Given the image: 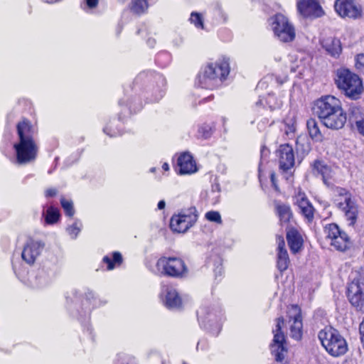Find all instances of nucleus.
I'll return each instance as SVG.
<instances>
[{
	"mask_svg": "<svg viewBox=\"0 0 364 364\" xmlns=\"http://www.w3.org/2000/svg\"><path fill=\"white\" fill-rule=\"evenodd\" d=\"M314 110L321 123L328 129H340L346 122V114L341 102L333 95H326L317 100Z\"/></svg>",
	"mask_w": 364,
	"mask_h": 364,
	"instance_id": "obj_1",
	"label": "nucleus"
},
{
	"mask_svg": "<svg viewBox=\"0 0 364 364\" xmlns=\"http://www.w3.org/2000/svg\"><path fill=\"white\" fill-rule=\"evenodd\" d=\"M18 139L14 144L16 161L19 164H26L36 158L38 146L34 139L35 129L31 122L23 119L16 125Z\"/></svg>",
	"mask_w": 364,
	"mask_h": 364,
	"instance_id": "obj_2",
	"label": "nucleus"
},
{
	"mask_svg": "<svg viewBox=\"0 0 364 364\" xmlns=\"http://www.w3.org/2000/svg\"><path fill=\"white\" fill-rule=\"evenodd\" d=\"M230 70L229 58H223L215 63H209L198 74V84L203 88L213 90L226 80Z\"/></svg>",
	"mask_w": 364,
	"mask_h": 364,
	"instance_id": "obj_3",
	"label": "nucleus"
},
{
	"mask_svg": "<svg viewBox=\"0 0 364 364\" xmlns=\"http://www.w3.org/2000/svg\"><path fill=\"white\" fill-rule=\"evenodd\" d=\"M318 338L325 350L333 357L341 356L348 350L346 339L331 326H326L319 331Z\"/></svg>",
	"mask_w": 364,
	"mask_h": 364,
	"instance_id": "obj_4",
	"label": "nucleus"
},
{
	"mask_svg": "<svg viewBox=\"0 0 364 364\" xmlns=\"http://www.w3.org/2000/svg\"><path fill=\"white\" fill-rule=\"evenodd\" d=\"M335 81L338 89L343 91L347 97L353 100L360 98L363 92L361 79L348 69L338 70Z\"/></svg>",
	"mask_w": 364,
	"mask_h": 364,
	"instance_id": "obj_5",
	"label": "nucleus"
},
{
	"mask_svg": "<svg viewBox=\"0 0 364 364\" xmlns=\"http://www.w3.org/2000/svg\"><path fill=\"white\" fill-rule=\"evenodd\" d=\"M157 271L174 278H183L188 274V267L184 261L177 257H161L156 262Z\"/></svg>",
	"mask_w": 364,
	"mask_h": 364,
	"instance_id": "obj_6",
	"label": "nucleus"
},
{
	"mask_svg": "<svg viewBox=\"0 0 364 364\" xmlns=\"http://www.w3.org/2000/svg\"><path fill=\"white\" fill-rule=\"evenodd\" d=\"M333 193L338 207L345 213L349 225H353L356 221L358 210L351 200L350 194L347 190L340 187H336Z\"/></svg>",
	"mask_w": 364,
	"mask_h": 364,
	"instance_id": "obj_7",
	"label": "nucleus"
},
{
	"mask_svg": "<svg viewBox=\"0 0 364 364\" xmlns=\"http://www.w3.org/2000/svg\"><path fill=\"white\" fill-rule=\"evenodd\" d=\"M348 297L358 311L364 312V271L356 273L348 284Z\"/></svg>",
	"mask_w": 364,
	"mask_h": 364,
	"instance_id": "obj_8",
	"label": "nucleus"
},
{
	"mask_svg": "<svg viewBox=\"0 0 364 364\" xmlns=\"http://www.w3.org/2000/svg\"><path fill=\"white\" fill-rule=\"evenodd\" d=\"M272 21L274 33L280 41L287 43L294 40L295 29L287 16L282 14H277L272 18Z\"/></svg>",
	"mask_w": 364,
	"mask_h": 364,
	"instance_id": "obj_9",
	"label": "nucleus"
},
{
	"mask_svg": "<svg viewBox=\"0 0 364 364\" xmlns=\"http://www.w3.org/2000/svg\"><path fill=\"white\" fill-rule=\"evenodd\" d=\"M326 238L336 250L345 252L351 246V241L348 235L340 230L336 224L327 225L324 229Z\"/></svg>",
	"mask_w": 364,
	"mask_h": 364,
	"instance_id": "obj_10",
	"label": "nucleus"
},
{
	"mask_svg": "<svg viewBox=\"0 0 364 364\" xmlns=\"http://www.w3.org/2000/svg\"><path fill=\"white\" fill-rule=\"evenodd\" d=\"M284 325L283 318H278L275 328L273 329L274 338L273 343L270 345L272 353L274 355L277 362H282L285 357L287 348L284 346L285 337L282 331V328Z\"/></svg>",
	"mask_w": 364,
	"mask_h": 364,
	"instance_id": "obj_11",
	"label": "nucleus"
},
{
	"mask_svg": "<svg viewBox=\"0 0 364 364\" xmlns=\"http://www.w3.org/2000/svg\"><path fill=\"white\" fill-rule=\"evenodd\" d=\"M196 209H191L188 213L183 212L178 215H173L170 221L171 229L176 232H185L196 221L197 215Z\"/></svg>",
	"mask_w": 364,
	"mask_h": 364,
	"instance_id": "obj_12",
	"label": "nucleus"
},
{
	"mask_svg": "<svg viewBox=\"0 0 364 364\" xmlns=\"http://www.w3.org/2000/svg\"><path fill=\"white\" fill-rule=\"evenodd\" d=\"M336 13L343 18L356 19L361 16V6L354 0H336L334 4Z\"/></svg>",
	"mask_w": 364,
	"mask_h": 364,
	"instance_id": "obj_13",
	"label": "nucleus"
},
{
	"mask_svg": "<svg viewBox=\"0 0 364 364\" xmlns=\"http://www.w3.org/2000/svg\"><path fill=\"white\" fill-rule=\"evenodd\" d=\"M290 336L298 341L302 336V318L301 309L296 305L291 306L287 311Z\"/></svg>",
	"mask_w": 364,
	"mask_h": 364,
	"instance_id": "obj_14",
	"label": "nucleus"
},
{
	"mask_svg": "<svg viewBox=\"0 0 364 364\" xmlns=\"http://www.w3.org/2000/svg\"><path fill=\"white\" fill-rule=\"evenodd\" d=\"M45 244L41 240L29 239L26 241L21 252V257L28 264L35 263L41 254Z\"/></svg>",
	"mask_w": 364,
	"mask_h": 364,
	"instance_id": "obj_15",
	"label": "nucleus"
},
{
	"mask_svg": "<svg viewBox=\"0 0 364 364\" xmlns=\"http://www.w3.org/2000/svg\"><path fill=\"white\" fill-rule=\"evenodd\" d=\"M55 271L43 267L30 277V284L33 288L41 289L49 285L55 277Z\"/></svg>",
	"mask_w": 364,
	"mask_h": 364,
	"instance_id": "obj_16",
	"label": "nucleus"
},
{
	"mask_svg": "<svg viewBox=\"0 0 364 364\" xmlns=\"http://www.w3.org/2000/svg\"><path fill=\"white\" fill-rule=\"evenodd\" d=\"M299 13L304 17H320L323 12L316 0H301L297 4Z\"/></svg>",
	"mask_w": 364,
	"mask_h": 364,
	"instance_id": "obj_17",
	"label": "nucleus"
},
{
	"mask_svg": "<svg viewBox=\"0 0 364 364\" xmlns=\"http://www.w3.org/2000/svg\"><path fill=\"white\" fill-rule=\"evenodd\" d=\"M279 158V167L283 171H287L294 164V155L293 148L289 144H282L277 151Z\"/></svg>",
	"mask_w": 364,
	"mask_h": 364,
	"instance_id": "obj_18",
	"label": "nucleus"
},
{
	"mask_svg": "<svg viewBox=\"0 0 364 364\" xmlns=\"http://www.w3.org/2000/svg\"><path fill=\"white\" fill-rule=\"evenodd\" d=\"M162 301L168 309H177L181 305V299L176 289L166 287L162 292Z\"/></svg>",
	"mask_w": 364,
	"mask_h": 364,
	"instance_id": "obj_19",
	"label": "nucleus"
},
{
	"mask_svg": "<svg viewBox=\"0 0 364 364\" xmlns=\"http://www.w3.org/2000/svg\"><path fill=\"white\" fill-rule=\"evenodd\" d=\"M177 164L181 175L191 174L197 171L196 162L189 153L181 154L178 159Z\"/></svg>",
	"mask_w": 364,
	"mask_h": 364,
	"instance_id": "obj_20",
	"label": "nucleus"
},
{
	"mask_svg": "<svg viewBox=\"0 0 364 364\" xmlns=\"http://www.w3.org/2000/svg\"><path fill=\"white\" fill-rule=\"evenodd\" d=\"M294 203L298 205L301 213L309 221L313 219L314 209L304 193H298L294 197Z\"/></svg>",
	"mask_w": 364,
	"mask_h": 364,
	"instance_id": "obj_21",
	"label": "nucleus"
},
{
	"mask_svg": "<svg viewBox=\"0 0 364 364\" xmlns=\"http://www.w3.org/2000/svg\"><path fill=\"white\" fill-rule=\"evenodd\" d=\"M287 240L291 252L296 253L300 250L303 245V240L299 232L294 228H286Z\"/></svg>",
	"mask_w": 364,
	"mask_h": 364,
	"instance_id": "obj_22",
	"label": "nucleus"
},
{
	"mask_svg": "<svg viewBox=\"0 0 364 364\" xmlns=\"http://www.w3.org/2000/svg\"><path fill=\"white\" fill-rule=\"evenodd\" d=\"M198 318L200 324L203 325L205 328H207V325L209 323L210 326L212 324H215L217 328L218 329L220 328L219 316L215 311L205 309H201L198 313Z\"/></svg>",
	"mask_w": 364,
	"mask_h": 364,
	"instance_id": "obj_23",
	"label": "nucleus"
},
{
	"mask_svg": "<svg viewBox=\"0 0 364 364\" xmlns=\"http://www.w3.org/2000/svg\"><path fill=\"white\" fill-rule=\"evenodd\" d=\"M285 243L283 238H281L278 243L277 252V267L280 272L285 271L289 264V255L287 250L284 248Z\"/></svg>",
	"mask_w": 364,
	"mask_h": 364,
	"instance_id": "obj_24",
	"label": "nucleus"
},
{
	"mask_svg": "<svg viewBox=\"0 0 364 364\" xmlns=\"http://www.w3.org/2000/svg\"><path fill=\"white\" fill-rule=\"evenodd\" d=\"M275 209L279 218L281 225L282 226L287 225V227L288 223L290 221V219L292 216L289 205L281 202H276Z\"/></svg>",
	"mask_w": 364,
	"mask_h": 364,
	"instance_id": "obj_25",
	"label": "nucleus"
},
{
	"mask_svg": "<svg viewBox=\"0 0 364 364\" xmlns=\"http://www.w3.org/2000/svg\"><path fill=\"white\" fill-rule=\"evenodd\" d=\"M323 48L332 56L336 57L341 52V45L338 39L328 38L322 41Z\"/></svg>",
	"mask_w": 364,
	"mask_h": 364,
	"instance_id": "obj_26",
	"label": "nucleus"
},
{
	"mask_svg": "<svg viewBox=\"0 0 364 364\" xmlns=\"http://www.w3.org/2000/svg\"><path fill=\"white\" fill-rule=\"evenodd\" d=\"M102 261L107 265V269L108 270H112L122 264V256L120 252H114L110 255L105 256Z\"/></svg>",
	"mask_w": 364,
	"mask_h": 364,
	"instance_id": "obj_27",
	"label": "nucleus"
},
{
	"mask_svg": "<svg viewBox=\"0 0 364 364\" xmlns=\"http://www.w3.org/2000/svg\"><path fill=\"white\" fill-rule=\"evenodd\" d=\"M306 127L310 136L316 141H322L323 135L318 128V124L314 119H309L306 122Z\"/></svg>",
	"mask_w": 364,
	"mask_h": 364,
	"instance_id": "obj_28",
	"label": "nucleus"
},
{
	"mask_svg": "<svg viewBox=\"0 0 364 364\" xmlns=\"http://www.w3.org/2000/svg\"><path fill=\"white\" fill-rule=\"evenodd\" d=\"M149 8L148 0H132L130 4L131 11L138 15L146 12Z\"/></svg>",
	"mask_w": 364,
	"mask_h": 364,
	"instance_id": "obj_29",
	"label": "nucleus"
},
{
	"mask_svg": "<svg viewBox=\"0 0 364 364\" xmlns=\"http://www.w3.org/2000/svg\"><path fill=\"white\" fill-rule=\"evenodd\" d=\"M349 120L352 124L364 119V110L355 105H350L348 110Z\"/></svg>",
	"mask_w": 364,
	"mask_h": 364,
	"instance_id": "obj_30",
	"label": "nucleus"
},
{
	"mask_svg": "<svg viewBox=\"0 0 364 364\" xmlns=\"http://www.w3.org/2000/svg\"><path fill=\"white\" fill-rule=\"evenodd\" d=\"M314 168L315 171L320 173L322 176L323 181L324 183L329 186V183L328 182V179L331 178V171L330 168L326 165H323L320 161H316L314 164Z\"/></svg>",
	"mask_w": 364,
	"mask_h": 364,
	"instance_id": "obj_31",
	"label": "nucleus"
},
{
	"mask_svg": "<svg viewBox=\"0 0 364 364\" xmlns=\"http://www.w3.org/2000/svg\"><path fill=\"white\" fill-rule=\"evenodd\" d=\"M43 215L47 224H54L58 220L60 213L57 208L50 206L48 208Z\"/></svg>",
	"mask_w": 364,
	"mask_h": 364,
	"instance_id": "obj_32",
	"label": "nucleus"
},
{
	"mask_svg": "<svg viewBox=\"0 0 364 364\" xmlns=\"http://www.w3.org/2000/svg\"><path fill=\"white\" fill-rule=\"evenodd\" d=\"M82 227V223L76 220L72 225H69L66 230L72 239H76L81 231Z\"/></svg>",
	"mask_w": 364,
	"mask_h": 364,
	"instance_id": "obj_33",
	"label": "nucleus"
},
{
	"mask_svg": "<svg viewBox=\"0 0 364 364\" xmlns=\"http://www.w3.org/2000/svg\"><path fill=\"white\" fill-rule=\"evenodd\" d=\"M60 203L65 211V215L69 217H73L75 214V209L73 207V202L71 200L62 198L60 200Z\"/></svg>",
	"mask_w": 364,
	"mask_h": 364,
	"instance_id": "obj_34",
	"label": "nucleus"
},
{
	"mask_svg": "<svg viewBox=\"0 0 364 364\" xmlns=\"http://www.w3.org/2000/svg\"><path fill=\"white\" fill-rule=\"evenodd\" d=\"M190 21L198 28H204L203 16L198 12H192L190 17Z\"/></svg>",
	"mask_w": 364,
	"mask_h": 364,
	"instance_id": "obj_35",
	"label": "nucleus"
},
{
	"mask_svg": "<svg viewBox=\"0 0 364 364\" xmlns=\"http://www.w3.org/2000/svg\"><path fill=\"white\" fill-rule=\"evenodd\" d=\"M205 218L210 222H214L218 224L222 223L220 214L218 211H208L205 213Z\"/></svg>",
	"mask_w": 364,
	"mask_h": 364,
	"instance_id": "obj_36",
	"label": "nucleus"
},
{
	"mask_svg": "<svg viewBox=\"0 0 364 364\" xmlns=\"http://www.w3.org/2000/svg\"><path fill=\"white\" fill-rule=\"evenodd\" d=\"M198 134L203 139H208L212 134V129L209 125L201 126L198 129Z\"/></svg>",
	"mask_w": 364,
	"mask_h": 364,
	"instance_id": "obj_37",
	"label": "nucleus"
},
{
	"mask_svg": "<svg viewBox=\"0 0 364 364\" xmlns=\"http://www.w3.org/2000/svg\"><path fill=\"white\" fill-rule=\"evenodd\" d=\"M156 78H157V80H158V82L159 83V87H160V89L159 90V93H158V95L155 97V100L158 101L163 96L164 90H163L162 87H164L165 86V85H166V80H165V78L162 75H158L156 76Z\"/></svg>",
	"mask_w": 364,
	"mask_h": 364,
	"instance_id": "obj_38",
	"label": "nucleus"
},
{
	"mask_svg": "<svg viewBox=\"0 0 364 364\" xmlns=\"http://www.w3.org/2000/svg\"><path fill=\"white\" fill-rule=\"evenodd\" d=\"M355 66L358 70L364 73V54L361 53L356 56Z\"/></svg>",
	"mask_w": 364,
	"mask_h": 364,
	"instance_id": "obj_39",
	"label": "nucleus"
},
{
	"mask_svg": "<svg viewBox=\"0 0 364 364\" xmlns=\"http://www.w3.org/2000/svg\"><path fill=\"white\" fill-rule=\"evenodd\" d=\"M353 124H355V127L358 132L364 136V119L360 121H357Z\"/></svg>",
	"mask_w": 364,
	"mask_h": 364,
	"instance_id": "obj_40",
	"label": "nucleus"
},
{
	"mask_svg": "<svg viewBox=\"0 0 364 364\" xmlns=\"http://www.w3.org/2000/svg\"><path fill=\"white\" fill-rule=\"evenodd\" d=\"M129 357L127 355H118L115 364H128Z\"/></svg>",
	"mask_w": 364,
	"mask_h": 364,
	"instance_id": "obj_41",
	"label": "nucleus"
},
{
	"mask_svg": "<svg viewBox=\"0 0 364 364\" xmlns=\"http://www.w3.org/2000/svg\"><path fill=\"white\" fill-rule=\"evenodd\" d=\"M99 0H86V5L90 9L95 8L98 4Z\"/></svg>",
	"mask_w": 364,
	"mask_h": 364,
	"instance_id": "obj_42",
	"label": "nucleus"
},
{
	"mask_svg": "<svg viewBox=\"0 0 364 364\" xmlns=\"http://www.w3.org/2000/svg\"><path fill=\"white\" fill-rule=\"evenodd\" d=\"M57 193V191L55 188H48L46 191V197H53L55 196Z\"/></svg>",
	"mask_w": 364,
	"mask_h": 364,
	"instance_id": "obj_43",
	"label": "nucleus"
},
{
	"mask_svg": "<svg viewBox=\"0 0 364 364\" xmlns=\"http://www.w3.org/2000/svg\"><path fill=\"white\" fill-rule=\"evenodd\" d=\"M104 132L110 136H116L118 134L115 131H112L108 127L104 129Z\"/></svg>",
	"mask_w": 364,
	"mask_h": 364,
	"instance_id": "obj_44",
	"label": "nucleus"
},
{
	"mask_svg": "<svg viewBox=\"0 0 364 364\" xmlns=\"http://www.w3.org/2000/svg\"><path fill=\"white\" fill-rule=\"evenodd\" d=\"M302 70H303V69L300 68L299 65H296L295 66L292 65L291 67V71L293 72V73L298 72L299 74H301L302 73Z\"/></svg>",
	"mask_w": 364,
	"mask_h": 364,
	"instance_id": "obj_45",
	"label": "nucleus"
},
{
	"mask_svg": "<svg viewBox=\"0 0 364 364\" xmlns=\"http://www.w3.org/2000/svg\"><path fill=\"white\" fill-rule=\"evenodd\" d=\"M165 205H166V203L164 200H160L158 203V208L159 210H163L165 208Z\"/></svg>",
	"mask_w": 364,
	"mask_h": 364,
	"instance_id": "obj_46",
	"label": "nucleus"
},
{
	"mask_svg": "<svg viewBox=\"0 0 364 364\" xmlns=\"http://www.w3.org/2000/svg\"><path fill=\"white\" fill-rule=\"evenodd\" d=\"M147 43L150 47H154L156 43V41L154 38H149L147 41Z\"/></svg>",
	"mask_w": 364,
	"mask_h": 364,
	"instance_id": "obj_47",
	"label": "nucleus"
},
{
	"mask_svg": "<svg viewBox=\"0 0 364 364\" xmlns=\"http://www.w3.org/2000/svg\"><path fill=\"white\" fill-rule=\"evenodd\" d=\"M271 181H272L273 186H274V188L277 189V187L276 183H275V174L274 173H272L271 174Z\"/></svg>",
	"mask_w": 364,
	"mask_h": 364,
	"instance_id": "obj_48",
	"label": "nucleus"
},
{
	"mask_svg": "<svg viewBox=\"0 0 364 364\" xmlns=\"http://www.w3.org/2000/svg\"><path fill=\"white\" fill-rule=\"evenodd\" d=\"M359 331L364 332V318H363V321L360 324Z\"/></svg>",
	"mask_w": 364,
	"mask_h": 364,
	"instance_id": "obj_49",
	"label": "nucleus"
},
{
	"mask_svg": "<svg viewBox=\"0 0 364 364\" xmlns=\"http://www.w3.org/2000/svg\"><path fill=\"white\" fill-rule=\"evenodd\" d=\"M162 168L164 170V171H168L169 170V166L167 163H164L163 165H162Z\"/></svg>",
	"mask_w": 364,
	"mask_h": 364,
	"instance_id": "obj_50",
	"label": "nucleus"
},
{
	"mask_svg": "<svg viewBox=\"0 0 364 364\" xmlns=\"http://www.w3.org/2000/svg\"><path fill=\"white\" fill-rule=\"evenodd\" d=\"M294 132V125H291V127H289V130H287L286 132L288 134L289 132Z\"/></svg>",
	"mask_w": 364,
	"mask_h": 364,
	"instance_id": "obj_51",
	"label": "nucleus"
},
{
	"mask_svg": "<svg viewBox=\"0 0 364 364\" xmlns=\"http://www.w3.org/2000/svg\"><path fill=\"white\" fill-rule=\"evenodd\" d=\"M43 1L46 3H48V4H53V3L59 1L60 0H43Z\"/></svg>",
	"mask_w": 364,
	"mask_h": 364,
	"instance_id": "obj_52",
	"label": "nucleus"
},
{
	"mask_svg": "<svg viewBox=\"0 0 364 364\" xmlns=\"http://www.w3.org/2000/svg\"><path fill=\"white\" fill-rule=\"evenodd\" d=\"M360 340H361V342L363 345V348H364V332H360Z\"/></svg>",
	"mask_w": 364,
	"mask_h": 364,
	"instance_id": "obj_53",
	"label": "nucleus"
},
{
	"mask_svg": "<svg viewBox=\"0 0 364 364\" xmlns=\"http://www.w3.org/2000/svg\"><path fill=\"white\" fill-rule=\"evenodd\" d=\"M266 152H268V151L267 149H265L264 148H263L262 150H261V154H262V156H263Z\"/></svg>",
	"mask_w": 364,
	"mask_h": 364,
	"instance_id": "obj_54",
	"label": "nucleus"
},
{
	"mask_svg": "<svg viewBox=\"0 0 364 364\" xmlns=\"http://www.w3.org/2000/svg\"><path fill=\"white\" fill-rule=\"evenodd\" d=\"M155 171H156V168H151L150 169V171L152 172V173L155 172Z\"/></svg>",
	"mask_w": 364,
	"mask_h": 364,
	"instance_id": "obj_55",
	"label": "nucleus"
},
{
	"mask_svg": "<svg viewBox=\"0 0 364 364\" xmlns=\"http://www.w3.org/2000/svg\"><path fill=\"white\" fill-rule=\"evenodd\" d=\"M183 364H186V363L185 362H183Z\"/></svg>",
	"mask_w": 364,
	"mask_h": 364,
	"instance_id": "obj_56",
	"label": "nucleus"
}]
</instances>
